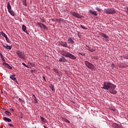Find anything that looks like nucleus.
Returning <instances> with one entry per match:
<instances>
[{
    "label": "nucleus",
    "instance_id": "2f4dec72",
    "mask_svg": "<svg viewBox=\"0 0 128 128\" xmlns=\"http://www.w3.org/2000/svg\"><path fill=\"white\" fill-rule=\"evenodd\" d=\"M8 124V126H10L14 128V125H12V124Z\"/></svg>",
    "mask_w": 128,
    "mask_h": 128
},
{
    "label": "nucleus",
    "instance_id": "9b49d317",
    "mask_svg": "<svg viewBox=\"0 0 128 128\" xmlns=\"http://www.w3.org/2000/svg\"><path fill=\"white\" fill-rule=\"evenodd\" d=\"M22 30H23V32H26V34H28V30H26V26L22 25Z\"/></svg>",
    "mask_w": 128,
    "mask_h": 128
},
{
    "label": "nucleus",
    "instance_id": "423d86ee",
    "mask_svg": "<svg viewBox=\"0 0 128 128\" xmlns=\"http://www.w3.org/2000/svg\"><path fill=\"white\" fill-rule=\"evenodd\" d=\"M3 66H4L6 68H8L9 70H12V67L10 66L8 63L4 62L2 63Z\"/></svg>",
    "mask_w": 128,
    "mask_h": 128
},
{
    "label": "nucleus",
    "instance_id": "bb28decb",
    "mask_svg": "<svg viewBox=\"0 0 128 128\" xmlns=\"http://www.w3.org/2000/svg\"><path fill=\"white\" fill-rule=\"evenodd\" d=\"M2 36H4V38H6L8 36H6V34H4V32H2Z\"/></svg>",
    "mask_w": 128,
    "mask_h": 128
},
{
    "label": "nucleus",
    "instance_id": "cd10ccee",
    "mask_svg": "<svg viewBox=\"0 0 128 128\" xmlns=\"http://www.w3.org/2000/svg\"><path fill=\"white\" fill-rule=\"evenodd\" d=\"M80 26H81L83 30H88V28H86V26H84L80 25Z\"/></svg>",
    "mask_w": 128,
    "mask_h": 128
},
{
    "label": "nucleus",
    "instance_id": "e433bc0d",
    "mask_svg": "<svg viewBox=\"0 0 128 128\" xmlns=\"http://www.w3.org/2000/svg\"><path fill=\"white\" fill-rule=\"evenodd\" d=\"M6 42H8V38L7 37L6 38Z\"/></svg>",
    "mask_w": 128,
    "mask_h": 128
},
{
    "label": "nucleus",
    "instance_id": "c756f323",
    "mask_svg": "<svg viewBox=\"0 0 128 128\" xmlns=\"http://www.w3.org/2000/svg\"><path fill=\"white\" fill-rule=\"evenodd\" d=\"M22 64L23 66H26V68H30V66H26V64H24V63H22Z\"/></svg>",
    "mask_w": 128,
    "mask_h": 128
},
{
    "label": "nucleus",
    "instance_id": "6e6552de",
    "mask_svg": "<svg viewBox=\"0 0 128 128\" xmlns=\"http://www.w3.org/2000/svg\"><path fill=\"white\" fill-rule=\"evenodd\" d=\"M112 126L114 128H124V126H122L116 123L112 124Z\"/></svg>",
    "mask_w": 128,
    "mask_h": 128
},
{
    "label": "nucleus",
    "instance_id": "f257e3e1",
    "mask_svg": "<svg viewBox=\"0 0 128 128\" xmlns=\"http://www.w3.org/2000/svg\"><path fill=\"white\" fill-rule=\"evenodd\" d=\"M116 86L108 82H104L103 84V87L102 88L104 90H109V92L110 94H116V91L115 90V88Z\"/></svg>",
    "mask_w": 128,
    "mask_h": 128
},
{
    "label": "nucleus",
    "instance_id": "4c0bfd02",
    "mask_svg": "<svg viewBox=\"0 0 128 128\" xmlns=\"http://www.w3.org/2000/svg\"><path fill=\"white\" fill-rule=\"evenodd\" d=\"M18 100H20V101L22 102V99H20V98H19Z\"/></svg>",
    "mask_w": 128,
    "mask_h": 128
},
{
    "label": "nucleus",
    "instance_id": "1a4fd4ad",
    "mask_svg": "<svg viewBox=\"0 0 128 128\" xmlns=\"http://www.w3.org/2000/svg\"><path fill=\"white\" fill-rule=\"evenodd\" d=\"M38 26H40L41 28H44V30H46V26H45L44 24L42 23H38Z\"/></svg>",
    "mask_w": 128,
    "mask_h": 128
},
{
    "label": "nucleus",
    "instance_id": "f3484780",
    "mask_svg": "<svg viewBox=\"0 0 128 128\" xmlns=\"http://www.w3.org/2000/svg\"><path fill=\"white\" fill-rule=\"evenodd\" d=\"M3 120H6V122H12V120L9 118H8L6 117H4L3 118Z\"/></svg>",
    "mask_w": 128,
    "mask_h": 128
},
{
    "label": "nucleus",
    "instance_id": "a19ab883",
    "mask_svg": "<svg viewBox=\"0 0 128 128\" xmlns=\"http://www.w3.org/2000/svg\"><path fill=\"white\" fill-rule=\"evenodd\" d=\"M1 93L2 94V92Z\"/></svg>",
    "mask_w": 128,
    "mask_h": 128
},
{
    "label": "nucleus",
    "instance_id": "4468645a",
    "mask_svg": "<svg viewBox=\"0 0 128 128\" xmlns=\"http://www.w3.org/2000/svg\"><path fill=\"white\" fill-rule=\"evenodd\" d=\"M2 46H4V48H6V50H12V46H10L8 45H6V46L3 45Z\"/></svg>",
    "mask_w": 128,
    "mask_h": 128
},
{
    "label": "nucleus",
    "instance_id": "72a5a7b5",
    "mask_svg": "<svg viewBox=\"0 0 128 128\" xmlns=\"http://www.w3.org/2000/svg\"><path fill=\"white\" fill-rule=\"evenodd\" d=\"M40 118H41V120H42V122H44V118L42 117V116H40Z\"/></svg>",
    "mask_w": 128,
    "mask_h": 128
},
{
    "label": "nucleus",
    "instance_id": "7ed1b4c3",
    "mask_svg": "<svg viewBox=\"0 0 128 128\" xmlns=\"http://www.w3.org/2000/svg\"><path fill=\"white\" fill-rule=\"evenodd\" d=\"M84 64L86 66H87V68H89L90 70H96V66H94L92 63L90 62L85 61Z\"/></svg>",
    "mask_w": 128,
    "mask_h": 128
},
{
    "label": "nucleus",
    "instance_id": "5701e85b",
    "mask_svg": "<svg viewBox=\"0 0 128 128\" xmlns=\"http://www.w3.org/2000/svg\"><path fill=\"white\" fill-rule=\"evenodd\" d=\"M18 57L20 58H22L24 60V54L22 53L18 56Z\"/></svg>",
    "mask_w": 128,
    "mask_h": 128
},
{
    "label": "nucleus",
    "instance_id": "39448f33",
    "mask_svg": "<svg viewBox=\"0 0 128 128\" xmlns=\"http://www.w3.org/2000/svg\"><path fill=\"white\" fill-rule=\"evenodd\" d=\"M71 14H72V16H75L76 18H82V16L78 14V13L72 12H71Z\"/></svg>",
    "mask_w": 128,
    "mask_h": 128
},
{
    "label": "nucleus",
    "instance_id": "58836bf2",
    "mask_svg": "<svg viewBox=\"0 0 128 128\" xmlns=\"http://www.w3.org/2000/svg\"><path fill=\"white\" fill-rule=\"evenodd\" d=\"M43 78H44V80H46V77L43 76Z\"/></svg>",
    "mask_w": 128,
    "mask_h": 128
},
{
    "label": "nucleus",
    "instance_id": "7c9ffc66",
    "mask_svg": "<svg viewBox=\"0 0 128 128\" xmlns=\"http://www.w3.org/2000/svg\"><path fill=\"white\" fill-rule=\"evenodd\" d=\"M96 10H98V12H100L101 10L100 8H96Z\"/></svg>",
    "mask_w": 128,
    "mask_h": 128
},
{
    "label": "nucleus",
    "instance_id": "20e7f679",
    "mask_svg": "<svg viewBox=\"0 0 128 128\" xmlns=\"http://www.w3.org/2000/svg\"><path fill=\"white\" fill-rule=\"evenodd\" d=\"M104 12L108 14H116V10L114 8H106L104 10Z\"/></svg>",
    "mask_w": 128,
    "mask_h": 128
},
{
    "label": "nucleus",
    "instance_id": "412c9836",
    "mask_svg": "<svg viewBox=\"0 0 128 128\" xmlns=\"http://www.w3.org/2000/svg\"><path fill=\"white\" fill-rule=\"evenodd\" d=\"M22 2L23 6H28V4H26V0H22Z\"/></svg>",
    "mask_w": 128,
    "mask_h": 128
},
{
    "label": "nucleus",
    "instance_id": "a211bd4d",
    "mask_svg": "<svg viewBox=\"0 0 128 128\" xmlns=\"http://www.w3.org/2000/svg\"><path fill=\"white\" fill-rule=\"evenodd\" d=\"M8 12L9 14H11V16H16V14H14V12L12 10H10Z\"/></svg>",
    "mask_w": 128,
    "mask_h": 128
},
{
    "label": "nucleus",
    "instance_id": "f704fd0d",
    "mask_svg": "<svg viewBox=\"0 0 128 128\" xmlns=\"http://www.w3.org/2000/svg\"><path fill=\"white\" fill-rule=\"evenodd\" d=\"M19 116L20 118H24V116H22V114H21L20 116Z\"/></svg>",
    "mask_w": 128,
    "mask_h": 128
},
{
    "label": "nucleus",
    "instance_id": "0eeeda50",
    "mask_svg": "<svg viewBox=\"0 0 128 128\" xmlns=\"http://www.w3.org/2000/svg\"><path fill=\"white\" fill-rule=\"evenodd\" d=\"M10 78L12 80H14L15 82H16L18 84V80H16V75L14 74H12L10 76Z\"/></svg>",
    "mask_w": 128,
    "mask_h": 128
},
{
    "label": "nucleus",
    "instance_id": "6ab92c4d",
    "mask_svg": "<svg viewBox=\"0 0 128 128\" xmlns=\"http://www.w3.org/2000/svg\"><path fill=\"white\" fill-rule=\"evenodd\" d=\"M68 42H70V44H74V40H72V38H68Z\"/></svg>",
    "mask_w": 128,
    "mask_h": 128
},
{
    "label": "nucleus",
    "instance_id": "2eb2a0df",
    "mask_svg": "<svg viewBox=\"0 0 128 128\" xmlns=\"http://www.w3.org/2000/svg\"><path fill=\"white\" fill-rule=\"evenodd\" d=\"M7 8L8 10V12L12 10V6H10V2H8Z\"/></svg>",
    "mask_w": 128,
    "mask_h": 128
},
{
    "label": "nucleus",
    "instance_id": "c85d7f7f",
    "mask_svg": "<svg viewBox=\"0 0 128 128\" xmlns=\"http://www.w3.org/2000/svg\"><path fill=\"white\" fill-rule=\"evenodd\" d=\"M78 54H80V56H86V54H84V53H82V52H79Z\"/></svg>",
    "mask_w": 128,
    "mask_h": 128
},
{
    "label": "nucleus",
    "instance_id": "4be33fe9",
    "mask_svg": "<svg viewBox=\"0 0 128 128\" xmlns=\"http://www.w3.org/2000/svg\"><path fill=\"white\" fill-rule=\"evenodd\" d=\"M0 56L2 58V62H6V60H4V55H2V53H0Z\"/></svg>",
    "mask_w": 128,
    "mask_h": 128
},
{
    "label": "nucleus",
    "instance_id": "ddd939ff",
    "mask_svg": "<svg viewBox=\"0 0 128 128\" xmlns=\"http://www.w3.org/2000/svg\"><path fill=\"white\" fill-rule=\"evenodd\" d=\"M100 36H102V38H107V39L110 38L108 36H106V34L104 33H100Z\"/></svg>",
    "mask_w": 128,
    "mask_h": 128
},
{
    "label": "nucleus",
    "instance_id": "79ce46f5",
    "mask_svg": "<svg viewBox=\"0 0 128 128\" xmlns=\"http://www.w3.org/2000/svg\"><path fill=\"white\" fill-rule=\"evenodd\" d=\"M126 58V60H128V58Z\"/></svg>",
    "mask_w": 128,
    "mask_h": 128
},
{
    "label": "nucleus",
    "instance_id": "aec40b11",
    "mask_svg": "<svg viewBox=\"0 0 128 128\" xmlns=\"http://www.w3.org/2000/svg\"><path fill=\"white\" fill-rule=\"evenodd\" d=\"M86 50H88L89 52H94L96 50L94 48H90V47H88L86 48Z\"/></svg>",
    "mask_w": 128,
    "mask_h": 128
},
{
    "label": "nucleus",
    "instance_id": "a878e982",
    "mask_svg": "<svg viewBox=\"0 0 128 128\" xmlns=\"http://www.w3.org/2000/svg\"><path fill=\"white\" fill-rule=\"evenodd\" d=\"M22 54V52H20V51H17L16 52V54L17 56H18L21 54Z\"/></svg>",
    "mask_w": 128,
    "mask_h": 128
},
{
    "label": "nucleus",
    "instance_id": "dca6fc26",
    "mask_svg": "<svg viewBox=\"0 0 128 128\" xmlns=\"http://www.w3.org/2000/svg\"><path fill=\"white\" fill-rule=\"evenodd\" d=\"M60 44L62 46L68 48V44H66V42H61Z\"/></svg>",
    "mask_w": 128,
    "mask_h": 128
},
{
    "label": "nucleus",
    "instance_id": "393cba45",
    "mask_svg": "<svg viewBox=\"0 0 128 128\" xmlns=\"http://www.w3.org/2000/svg\"><path fill=\"white\" fill-rule=\"evenodd\" d=\"M50 88H51V90H52V92H55L56 89H54V86H52V84H51V85L50 86Z\"/></svg>",
    "mask_w": 128,
    "mask_h": 128
},
{
    "label": "nucleus",
    "instance_id": "b1692460",
    "mask_svg": "<svg viewBox=\"0 0 128 128\" xmlns=\"http://www.w3.org/2000/svg\"><path fill=\"white\" fill-rule=\"evenodd\" d=\"M4 113L7 115V116H12V113L10 112H9L8 111H5Z\"/></svg>",
    "mask_w": 128,
    "mask_h": 128
},
{
    "label": "nucleus",
    "instance_id": "f8f14e48",
    "mask_svg": "<svg viewBox=\"0 0 128 128\" xmlns=\"http://www.w3.org/2000/svg\"><path fill=\"white\" fill-rule=\"evenodd\" d=\"M59 62H66V60L64 57L62 56V58L59 59Z\"/></svg>",
    "mask_w": 128,
    "mask_h": 128
},
{
    "label": "nucleus",
    "instance_id": "9d476101",
    "mask_svg": "<svg viewBox=\"0 0 128 128\" xmlns=\"http://www.w3.org/2000/svg\"><path fill=\"white\" fill-rule=\"evenodd\" d=\"M89 12H90V14H93V16H98V14L96 11H94L92 10H90Z\"/></svg>",
    "mask_w": 128,
    "mask_h": 128
},
{
    "label": "nucleus",
    "instance_id": "473e14b6",
    "mask_svg": "<svg viewBox=\"0 0 128 128\" xmlns=\"http://www.w3.org/2000/svg\"><path fill=\"white\" fill-rule=\"evenodd\" d=\"M64 121H65L66 122H68V124H70V121L68 120V119H65V120H64Z\"/></svg>",
    "mask_w": 128,
    "mask_h": 128
},
{
    "label": "nucleus",
    "instance_id": "ea45409f",
    "mask_svg": "<svg viewBox=\"0 0 128 128\" xmlns=\"http://www.w3.org/2000/svg\"><path fill=\"white\" fill-rule=\"evenodd\" d=\"M12 110V112H14V109L13 108H12V110Z\"/></svg>",
    "mask_w": 128,
    "mask_h": 128
},
{
    "label": "nucleus",
    "instance_id": "f03ea898",
    "mask_svg": "<svg viewBox=\"0 0 128 128\" xmlns=\"http://www.w3.org/2000/svg\"><path fill=\"white\" fill-rule=\"evenodd\" d=\"M61 54L63 56L69 58H71V60H76V56L66 50L62 51Z\"/></svg>",
    "mask_w": 128,
    "mask_h": 128
},
{
    "label": "nucleus",
    "instance_id": "c9c22d12",
    "mask_svg": "<svg viewBox=\"0 0 128 128\" xmlns=\"http://www.w3.org/2000/svg\"><path fill=\"white\" fill-rule=\"evenodd\" d=\"M54 72H56V73H57V72H58V70H56V69H54Z\"/></svg>",
    "mask_w": 128,
    "mask_h": 128
}]
</instances>
